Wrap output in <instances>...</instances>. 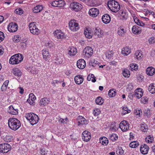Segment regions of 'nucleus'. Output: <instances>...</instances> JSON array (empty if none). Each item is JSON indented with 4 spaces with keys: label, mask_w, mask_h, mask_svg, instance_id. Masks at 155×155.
<instances>
[{
    "label": "nucleus",
    "mask_w": 155,
    "mask_h": 155,
    "mask_svg": "<svg viewBox=\"0 0 155 155\" xmlns=\"http://www.w3.org/2000/svg\"><path fill=\"white\" fill-rule=\"evenodd\" d=\"M8 125L12 130H16L21 126L20 121L15 118H10L8 121Z\"/></svg>",
    "instance_id": "obj_1"
},
{
    "label": "nucleus",
    "mask_w": 155,
    "mask_h": 155,
    "mask_svg": "<svg viewBox=\"0 0 155 155\" xmlns=\"http://www.w3.org/2000/svg\"><path fill=\"white\" fill-rule=\"evenodd\" d=\"M23 59L22 55L21 54H17L12 56L10 58L9 63L11 64H17L21 62Z\"/></svg>",
    "instance_id": "obj_2"
},
{
    "label": "nucleus",
    "mask_w": 155,
    "mask_h": 155,
    "mask_svg": "<svg viewBox=\"0 0 155 155\" xmlns=\"http://www.w3.org/2000/svg\"><path fill=\"white\" fill-rule=\"evenodd\" d=\"M27 120H29L31 125H33L37 124L39 120L38 116L33 113H28L26 115Z\"/></svg>",
    "instance_id": "obj_3"
},
{
    "label": "nucleus",
    "mask_w": 155,
    "mask_h": 155,
    "mask_svg": "<svg viewBox=\"0 0 155 155\" xmlns=\"http://www.w3.org/2000/svg\"><path fill=\"white\" fill-rule=\"evenodd\" d=\"M29 28L31 33L34 35H38L40 31L38 29L34 22H31L29 25Z\"/></svg>",
    "instance_id": "obj_4"
},
{
    "label": "nucleus",
    "mask_w": 155,
    "mask_h": 155,
    "mask_svg": "<svg viewBox=\"0 0 155 155\" xmlns=\"http://www.w3.org/2000/svg\"><path fill=\"white\" fill-rule=\"evenodd\" d=\"M11 149L10 145L8 143H4L0 144V152L2 153H7Z\"/></svg>",
    "instance_id": "obj_5"
},
{
    "label": "nucleus",
    "mask_w": 155,
    "mask_h": 155,
    "mask_svg": "<svg viewBox=\"0 0 155 155\" xmlns=\"http://www.w3.org/2000/svg\"><path fill=\"white\" fill-rule=\"evenodd\" d=\"M70 29L72 31H76L79 29V27L78 23L74 20H71L69 23Z\"/></svg>",
    "instance_id": "obj_6"
},
{
    "label": "nucleus",
    "mask_w": 155,
    "mask_h": 155,
    "mask_svg": "<svg viewBox=\"0 0 155 155\" xmlns=\"http://www.w3.org/2000/svg\"><path fill=\"white\" fill-rule=\"evenodd\" d=\"M83 53L84 56H85L87 58H89L93 54V49L90 47H87L83 51Z\"/></svg>",
    "instance_id": "obj_7"
},
{
    "label": "nucleus",
    "mask_w": 155,
    "mask_h": 155,
    "mask_svg": "<svg viewBox=\"0 0 155 155\" xmlns=\"http://www.w3.org/2000/svg\"><path fill=\"white\" fill-rule=\"evenodd\" d=\"M49 3L52 6L55 7H63L65 4V1L62 0L54 1L53 2H50Z\"/></svg>",
    "instance_id": "obj_8"
},
{
    "label": "nucleus",
    "mask_w": 155,
    "mask_h": 155,
    "mask_svg": "<svg viewBox=\"0 0 155 155\" xmlns=\"http://www.w3.org/2000/svg\"><path fill=\"white\" fill-rule=\"evenodd\" d=\"M81 6L82 5L79 3L73 2L70 4V8L72 10L75 12H78L81 9Z\"/></svg>",
    "instance_id": "obj_9"
},
{
    "label": "nucleus",
    "mask_w": 155,
    "mask_h": 155,
    "mask_svg": "<svg viewBox=\"0 0 155 155\" xmlns=\"http://www.w3.org/2000/svg\"><path fill=\"white\" fill-rule=\"evenodd\" d=\"M120 127L123 131H127L129 128L128 122L125 120L122 121L120 124Z\"/></svg>",
    "instance_id": "obj_10"
},
{
    "label": "nucleus",
    "mask_w": 155,
    "mask_h": 155,
    "mask_svg": "<svg viewBox=\"0 0 155 155\" xmlns=\"http://www.w3.org/2000/svg\"><path fill=\"white\" fill-rule=\"evenodd\" d=\"M18 28V26L15 23H11L8 26V29L10 32H14L17 31Z\"/></svg>",
    "instance_id": "obj_11"
},
{
    "label": "nucleus",
    "mask_w": 155,
    "mask_h": 155,
    "mask_svg": "<svg viewBox=\"0 0 155 155\" xmlns=\"http://www.w3.org/2000/svg\"><path fill=\"white\" fill-rule=\"evenodd\" d=\"M91 138V134L88 131L85 130L82 134V138L83 140L87 142L89 141Z\"/></svg>",
    "instance_id": "obj_12"
},
{
    "label": "nucleus",
    "mask_w": 155,
    "mask_h": 155,
    "mask_svg": "<svg viewBox=\"0 0 155 155\" xmlns=\"http://www.w3.org/2000/svg\"><path fill=\"white\" fill-rule=\"evenodd\" d=\"M99 10L95 8H92L90 9L89 11V14L92 17H95L99 14Z\"/></svg>",
    "instance_id": "obj_13"
},
{
    "label": "nucleus",
    "mask_w": 155,
    "mask_h": 155,
    "mask_svg": "<svg viewBox=\"0 0 155 155\" xmlns=\"http://www.w3.org/2000/svg\"><path fill=\"white\" fill-rule=\"evenodd\" d=\"M78 126L82 124L86 125L88 123V121L85 118L81 116H79L78 117Z\"/></svg>",
    "instance_id": "obj_14"
},
{
    "label": "nucleus",
    "mask_w": 155,
    "mask_h": 155,
    "mask_svg": "<svg viewBox=\"0 0 155 155\" xmlns=\"http://www.w3.org/2000/svg\"><path fill=\"white\" fill-rule=\"evenodd\" d=\"M149 149V147L146 144L142 145L140 148L141 153L143 154H147Z\"/></svg>",
    "instance_id": "obj_15"
},
{
    "label": "nucleus",
    "mask_w": 155,
    "mask_h": 155,
    "mask_svg": "<svg viewBox=\"0 0 155 155\" xmlns=\"http://www.w3.org/2000/svg\"><path fill=\"white\" fill-rule=\"evenodd\" d=\"M77 65L78 68L80 69H83L86 66L85 62L83 59H79L78 61Z\"/></svg>",
    "instance_id": "obj_16"
},
{
    "label": "nucleus",
    "mask_w": 155,
    "mask_h": 155,
    "mask_svg": "<svg viewBox=\"0 0 155 155\" xmlns=\"http://www.w3.org/2000/svg\"><path fill=\"white\" fill-rule=\"evenodd\" d=\"M54 37L58 39H62L64 37V34L61 31L56 30L54 32Z\"/></svg>",
    "instance_id": "obj_17"
},
{
    "label": "nucleus",
    "mask_w": 155,
    "mask_h": 155,
    "mask_svg": "<svg viewBox=\"0 0 155 155\" xmlns=\"http://www.w3.org/2000/svg\"><path fill=\"white\" fill-rule=\"evenodd\" d=\"M102 20L103 22L105 24L109 23L110 21V17L109 15L105 14L102 17Z\"/></svg>",
    "instance_id": "obj_18"
},
{
    "label": "nucleus",
    "mask_w": 155,
    "mask_h": 155,
    "mask_svg": "<svg viewBox=\"0 0 155 155\" xmlns=\"http://www.w3.org/2000/svg\"><path fill=\"white\" fill-rule=\"evenodd\" d=\"M50 99L47 97H45L41 99L40 101L41 105L45 106L48 104L50 102Z\"/></svg>",
    "instance_id": "obj_19"
},
{
    "label": "nucleus",
    "mask_w": 155,
    "mask_h": 155,
    "mask_svg": "<svg viewBox=\"0 0 155 155\" xmlns=\"http://www.w3.org/2000/svg\"><path fill=\"white\" fill-rule=\"evenodd\" d=\"M84 78L81 75L76 76L74 78L75 83L78 84H81L83 81Z\"/></svg>",
    "instance_id": "obj_20"
},
{
    "label": "nucleus",
    "mask_w": 155,
    "mask_h": 155,
    "mask_svg": "<svg viewBox=\"0 0 155 155\" xmlns=\"http://www.w3.org/2000/svg\"><path fill=\"white\" fill-rule=\"evenodd\" d=\"M146 72L147 74L151 76L154 74L155 69L152 67H149L147 68Z\"/></svg>",
    "instance_id": "obj_21"
},
{
    "label": "nucleus",
    "mask_w": 155,
    "mask_h": 155,
    "mask_svg": "<svg viewBox=\"0 0 155 155\" xmlns=\"http://www.w3.org/2000/svg\"><path fill=\"white\" fill-rule=\"evenodd\" d=\"M120 8V5L119 3L117 2L115 4L113 5L110 10L114 12H117L119 11Z\"/></svg>",
    "instance_id": "obj_22"
},
{
    "label": "nucleus",
    "mask_w": 155,
    "mask_h": 155,
    "mask_svg": "<svg viewBox=\"0 0 155 155\" xmlns=\"http://www.w3.org/2000/svg\"><path fill=\"white\" fill-rule=\"evenodd\" d=\"M131 52L130 49L128 47H125L122 50L121 53L122 54L124 55H127Z\"/></svg>",
    "instance_id": "obj_23"
},
{
    "label": "nucleus",
    "mask_w": 155,
    "mask_h": 155,
    "mask_svg": "<svg viewBox=\"0 0 155 155\" xmlns=\"http://www.w3.org/2000/svg\"><path fill=\"white\" fill-rule=\"evenodd\" d=\"M103 34V32L100 29H97L95 28L94 31V35H95L97 37L101 38V37L102 34Z\"/></svg>",
    "instance_id": "obj_24"
},
{
    "label": "nucleus",
    "mask_w": 155,
    "mask_h": 155,
    "mask_svg": "<svg viewBox=\"0 0 155 155\" xmlns=\"http://www.w3.org/2000/svg\"><path fill=\"white\" fill-rule=\"evenodd\" d=\"M9 108V110H8V112L10 114L13 115H16L18 114V110L15 109L12 106H10Z\"/></svg>",
    "instance_id": "obj_25"
},
{
    "label": "nucleus",
    "mask_w": 155,
    "mask_h": 155,
    "mask_svg": "<svg viewBox=\"0 0 155 155\" xmlns=\"http://www.w3.org/2000/svg\"><path fill=\"white\" fill-rule=\"evenodd\" d=\"M43 6L41 5H37L33 9L34 12L37 13L40 12L43 9Z\"/></svg>",
    "instance_id": "obj_26"
},
{
    "label": "nucleus",
    "mask_w": 155,
    "mask_h": 155,
    "mask_svg": "<svg viewBox=\"0 0 155 155\" xmlns=\"http://www.w3.org/2000/svg\"><path fill=\"white\" fill-rule=\"evenodd\" d=\"M100 142L103 145H106L108 143V140L104 137H102L100 138Z\"/></svg>",
    "instance_id": "obj_27"
},
{
    "label": "nucleus",
    "mask_w": 155,
    "mask_h": 155,
    "mask_svg": "<svg viewBox=\"0 0 155 155\" xmlns=\"http://www.w3.org/2000/svg\"><path fill=\"white\" fill-rule=\"evenodd\" d=\"M13 73L15 76L18 77L20 76L21 74V72L18 68H15L13 69Z\"/></svg>",
    "instance_id": "obj_28"
},
{
    "label": "nucleus",
    "mask_w": 155,
    "mask_h": 155,
    "mask_svg": "<svg viewBox=\"0 0 155 155\" xmlns=\"http://www.w3.org/2000/svg\"><path fill=\"white\" fill-rule=\"evenodd\" d=\"M77 49L74 47L70 48L68 50V54L71 56H74L77 53Z\"/></svg>",
    "instance_id": "obj_29"
},
{
    "label": "nucleus",
    "mask_w": 155,
    "mask_h": 155,
    "mask_svg": "<svg viewBox=\"0 0 155 155\" xmlns=\"http://www.w3.org/2000/svg\"><path fill=\"white\" fill-rule=\"evenodd\" d=\"M84 34L85 37L89 39L91 38L93 35V34L90 31V30L87 29L85 30Z\"/></svg>",
    "instance_id": "obj_30"
},
{
    "label": "nucleus",
    "mask_w": 155,
    "mask_h": 155,
    "mask_svg": "<svg viewBox=\"0 0 155 155\" xmlns=\"http://www.w3.org/2000/svg\"><path fill=\"white\" fill-rule=\"evenodd\" d=\"M139 27L137 25H134L132 28V31L134 34H138L140 31Z\"/></svg>",
    "instance_id": "obj_31"
},
{
    "label": "nucleus",
    "mask_w": 155,
    "mask_h": 155,
    "mask_svg": "<svg viewBox=\"0 0 155 155\" xmlns=\"http://www.w3.org/2000/svg\"><path fill=\"white\" fill-rule=\"evenodd\" d=\"M28 69L29 72L33 74H36L38 73V71L35 66H33L32 67H29Z\"/></svg>",
    "instance_id": "obj_32"
},
{
    "label": "nucleus",
    "mask_w": 155,
    "mask_h": 155,
    "mask_svg": "<svg viewBox=\"0 0 155 155\" xmlns=\"http://www.w3.org/2000/svg\"><path fill=\"white\" fill-rule=\"evenodd\" d=\"M42 55L43 58L45 59V60L47 59V58L50 55V54L48 51L46 50H43L42 51Z\"/></svg>",
    "instance_id": "obj_33"
},
{
    "label": "nucleus",
    "mask_w": 155,
    "mask_h": 155,
    "mask_svg": "<svg viewBox=\"0 0 155 155\" xmlns=\"http://www.w3.org/2000/svg\"><path fill=\"white\" fill-rule=\"evenodd\" d=\"M143 57L142 53L140 52L139 51H137L135 53V58L138 60L141 59Z\"/></svg>",
    "instance_id": "obj_34"
},
{
    "label": "nucleus",
    "mask_w": 155,
    "mask_h": 155,
    "mask_svg": "<svg viewBox=\"0 0 155 155\" xmlns=\"http://www.w3.org/2000/svg\"><path fill=\"white\" fill-rule=\"evenodd\" d=\"M116 92L114 89H110L108 92V95L110 97H113L115 96Z\"/></svg>",
    "instance_id": "obj_35"
},
{
    "label": "nucleus",
    "mask_w": 155,
    "mask_h": 155,
    "mask_svg": "<svg viewBox=\"0 0 155 155\" xmlns=\"http://www.w3.org/2000/svg\"><path fill=\"white\" fill-rule=\"evenodd\" d=\"M148 90L152 94L155 93V87L153 84H151L149 86Z\"/></svg>",
    "instance_id": "obj_36"
},
{
    "label": "nucleus",
    "mask_w": 155,
    "mask_h": 155,
    "mask_svg": "<svg viewBox=\"0 0 155 155\" xmlns=\"http://www.w3.org/2000/svg\"><path fill=\"white\" fill-rule=\"evenodd\" d=\"M117 2L115 1L114 0H110L107 3V5L108 8L110 10L111 8L112 7L113 5L115 4Z\"/></svg>",
    "instance_id": "obj_37"
},
{
    "label": "nucleus",
    "mask_w": 155,
    "mask_h": 155,
    "mask_svg": "<svg viewBox=\"0 0 155 155\" xmlns=\"http://www.w3.org/2000/svg\"><path fill=\"white\" fill-rule=\"evenodd\" d=\"M95 101L97 104L100 105H102L104 103V100L103 98L100 97L96 98Z\"/></svg>",
    "instance_id": "obj_38"
},
{
    "label": "nucleus",
    "mask_w": 155,
    "mask_h": 155,
    "mask_svg": "<svg viewBox=\"0 0 155 155\" xmlns=\"http://www.w3.org/2000/svg\"><path fill=\"white\" fill-rule=\"evenodd\" d=\"M139 144L138 142L137 141H134L131 142L130 144V146L133 148H136L137 147Z\"/></svg>",
    "instance_id": "obj_39"
},
{
    "label": "nucleus",
    "mask_w": 155,
    "mask_h": 155,
    "mask_svg": "<svg viewBox=\"0 0 155 155\" xmlns=\"http://www.w3.org/2000/svg\"><path fill=\"white\" fill-rule=\"evenodd\" d=\"M99 63L97 61H90L89 64L90 66H92L93 67H95L97 65H99Z\"/></svg>",
    "instance_id": "obj_40"
},
{
    "label": "nucleus",
    "mask_w": 155,
    "mask_h": 155,
    "mask_svg": "<svg viewBox=\"0 0 155 155\" xmlns=\"http://www.w3.org/2000/svg\"><path fill=\"white\" fill-rule=\"evenodd\" d=\"M123 74L125 77H128L130 74V71L127 69H124L123 72Z\"/></svg>",
    "instance_id": "obj_41"
},
{
    "label": "nucleus",
    "mask_w": 155,
    "mask_h": 155,
    "mask_svg": "<svg viewBox=\"0 0 155 155\" xmlns=\"http://www.w3.org/2000/svg\"><path fill=\"white\" fill-rule=\"evenodd\" d=\"M110 138L113 141H114L117 139L118 136L117 135L115 134H112L110 136Z\"/></svg>",
    "instance_id": "obj_42"
},
{
    "label": "nucleus",
    "mask_w": 155,
    "mask_h": 155,
    "mask_svg": "<svg viewBox=\"0 0 155 155\" xmlns=\"http://www.w3.org/2000/svg\"><path fill=\"white\" fill-rule=\"evenodd\" d=\"M138 66L136 64H131L130 66V69L131 71L136 70L138 69Z\"/></svg>",
    "instance_id": "obj_43"
},
{
    "label": "nucleus",
    "mask_w": 155,
    "mask_h": 155,
    "mask_svg": "<svg viewBox=\"0 0 155 155\" xmlns=\"http://www.w3.org/2000/svg\"><path fill=\"white\" fill-rule=\"evenodd\" d=\"M4 140L5 141L7 142H9L12 141L13 140V137L12 136L9 135H7L5 138Z\"/></svg>",
    "instance_id": "obj_44"
},
{
    "label": "nucleus",
    "mask_w": 155,
    "mask_h": 155,
    "mask_svg": "<svg viewBox=\"0 0 155 155\" xmlns=\"http://www.w3.org/2000/svg\"><path fill=\"white\" fill-rule=\"evenodd\" d=\"M148 129L147 126L146 125L142 124L141 125V130L143 132H146L147 131Z\"/></svg>",
    "instance_id": "obj_45"
},
{
    "label": "nucleus",
    "mask_w": 155,
    "mask_h": 155,
    "mask_svg": "<svg viewBox=\"0 0 155 155\" xmlns=\"http://www.w3.org/2000/svg\"><path fill=\"white\" fill-rule=\"evenodd\" d=\"M36 98L35 96L34 95V94H33L31 93L29 95V99H30L32 101V104L34 103V101L36 99Z\"/></svg>",
    "instance_id": "obj_46"
},
{
    "label": "nucleus",
    "mask_w": 155,
    "mask_h": 155,
    "mask_svg": "<svg viewBox=\"0 0 155 155\" xmlns=\"http://www.w3.org/2000/svg\"><path fill=\"white\" fill-rule=\"evenodd\" d=\"M143 95V92H137V91H135L134 96H135L137 97L138 98V99H139L141 98Z\"/></svg>",
    "instance_id": "obj_47"
},
{
    "label": "nucleus",
    "mask_w": 155,
    "mask_h": 155,
    "mask_svg": "<svg viewBox=\"0 0 155 155\" xmlns=\"http://www.w3.org/2000/svg\"><path fill=\"white\" fill-rule=\"evenodd\" d=\"M123 110L124 111H123L122 114L123 115H124L128 113H130V111L128 110V108L127 107H124L123 108Z\"/></svg>",
    "instance_id": "obj_48"
},
{
    "label": "nucleus",
    "mask_w": 155,
    "mask_h": 155,
    "mask_svg": "<svg viewBox=\"0 0 155 155\" xmlns=\"http://www.w3.org/2000/svg\"><path fill=\"white\" fill-rule=\"evenodd\" d=\"M21 39L20 37L18 35H15L13 38V41L15 42H18Z\"/></svg>",
    "instance_id": "obj_49"
},
{
    "label": "nucleus",
    "mask_w": 155,
    "mask_h": 155,
    "mask_svg": "<svg viewBox=\"0 0 155 155\" xmlns=\"http://www.w3.org/2000/svg\"><path fill=\"white\" fill-rule=\"evenodd\" d=\"M45 45L46 47L51 48L53 46L54 44L52 41H50L46 42Z\"/></svg>",
    "instance_id": "obj_50"
},
{
    "label": "nucleus",
    "mask_w": 155,
    "mask_h": 155,
    "mask_svg": "<svg viewBox=\"0 0 155 155\" xmlns=\"http://www.w3.org/2000/svg\"><path fill=\"white\" fill-rule=\"evenodd\" d=\"M124 32H125L123 28H120L118 29L117 33L120 35L122 36L123 35Z\"/></svg>",
    "instance_id": "obj_51"
},
{
    "label": "nucleus",
    "mask_w": 155,
    "mask_h": 155,
    "mask_svg": "<svg viewBox=\"0 0 155 155\" xmlns=\"http://www.w3.org/2000/svg\"><path fill=\"white\" fill-rule=\"evenodd\" d=\"M100 113V110L99 109H95L94 110L93 114L94 116H97Z\"/></svg>",
    "instance_id": "obj_52"
},
{
    "label": "nucleus",
    "mask_w": 155,
    "mask_h": 155,
    "mask_svg": "<svg viewBox=\"0 0 155 155\" xmlns=\"http://www.w3.org/2000/svg\"><path fill=\"white\" fill-rule=\"evenodd\" d=\"M148 41L150 44H152L155 43V38L151 37L148 39Z\"/></svg>",
    "instance_id": "obj_53"
},
{
    "label": "nucleus",
    "mask_w": 155,
    "mask_h": 155,
    "mask_svg": "<svg viewBox=\"0 0 155 155\" xmlns=\"http://www.w3.org/2000/svg\"><path fill=\"white\" fill-rule=\"evenodd\" d=\"M23 10L20 8H17L15 10V12L17 14L21 15L23 13Z\"/></svg>",
    "instance_id": "obj_54"
},
{
    "label": "nucleus",
    "mask_w": 155,
    "mask_h": 155,
    "mask_svg": "<svg viewBox=\"0 0 155 155\" xmlns=\"http://www.w3.org/2000/svg\"><path fill=\"white\" fill-rule=\"evenodd\" d=\"M4 38L5 36L4 33L0 31V42L2 41Z\"/></svg>",
    "instance_id": "obj_55"
},
{
    "label": "nucleus",
    "mask_w": 155,
    "mask_h": 155,
    "mask_svg": "<svg viewBox=\"0 0 155 155\" xmlns=\"http://www.w3.org/2000/svg\"><path fill=\"white\" fill-rule=\"evenodd\" d=\"M112 51H111L110 54H109L107 53H105L106 57L107 58H109L112 57L113 55V53L111 52Z\"/></svg>",
    "instance_id": "obj_56"
},
{
    "label": "nucleus",
    "mask_w": 155,
    "mask_h": 155,
    "mask_svg": "<svg viewBox=\"0 0 155 155\" xmlns=\"http://www.w3.org/2000/svg\"><path fill=\"white\" fill-rule=\"evenodd\" d=\"M142 102L144 104H146L147 102L148 99L146 97H144L142 98Z\"/></svg>",
    "instance_id": "obj_57"
},
{
    "label": "nucleus",
    "mask_w": 155,
    "mask_h": 155,
    "mask_svg": "<svg viewBox=\"0 0 155 155\" xmlns=\"http://www.w3.org/2000/svg\"><path fill=\"white\" fill-rule=\"evenodd\" d=\"M7 86V84H6V83L5 82L1 87V90L2 91H3L4 90H5Z\"/></svg>",
    "instance_id": "obj_58"
},
{
    "label": "nucleus",
    "mask_w": 155,
    "mask_h": 155,
    "mask_svg": "<svg viewBox=\"0 0 155 155\" xmlns=\"http://www.w3.org/2000/svg\"><path fill=\"white\" fill-rule=\"evenodd\" d=\"M94 74H89L88 75V76L87 77V79L88 81H90L91 80V78H94Z\"/></svg>",
    "instance_id": "obj_59"
},
{
    "label": "nucleus",
    "mask_w": 155,
    "mask_h": 155,
    "mask_svg": "<svg viewBox=\"0 0 155 155\" xmlns=\"http://www.w3.org/2000/svg\"><path fill=\"white\" fill-rule=\"evenodd\" d=\"M55 60L57 61L56 62L57 63H59V64H61L62 63L63 60L62 59V58H56Z\"/></svg>",
    "instance_id": "obj_60"
},
{
    "label": "nucleus",
    "mask_w": 155,
    "mask_h": 155,
    "mask_svg": "<svg viewBox=\"0 0 155 155\" xmlns=\"http://www.w3.org/2000/svg\"><path fill=\"white\" fill-rule=\"evenodd\" d=\"M134 21L138 25H139L140 24V21L137 18H134Z\"/></svg>",
    "instance_id": "obj_61"
},
{
    "label": "nucleus",
    "mask_w": 155,
    "mask_h": 155,
    "mask_svg": "<svg viewBox=\"0 0 155 155\" xmlns=\"http://www.w3.org/2000/svg\"><path fill=\"white\" fill-rule=\"evenodd\" d=\"M136 114L138 115H140L142 114V112L141 111V110H137L136 111Z\"/></svg>",
    "instance_id": "obj_62"
},
{
    "label": "nucleus",
    "mask_w": 155,
    "mask_h": 155,
    "mask_svg": "<svg viewBox=\"0 0 155 155\" xmlns=\"http://www.w3.org/2000/svg\"><path fill=\"white\" fill-rule=\"evenodd\" d=\"M21 45L22 47L25 48L26 47V44L25 42H21Z\"/></svg>",
    "instance_id": "obj_63"
},
{
    "label": "nucleus",
    "mask_w": 155,
    "mask_h": 155,
    "mask_svg": "<svg viewBox=\"0 0 155 155\" xmlns=\"http://www.w3.org/2000/svg\"><path fill=\"white\" fill-rule=\"evenodd\" d=\"M110 64V65H113L114 66H115L116 65V63L114 61H112L111 62H110L109 63Z\"/></svg>",
    "instance_id": "obj_64"
}]
</instances>
